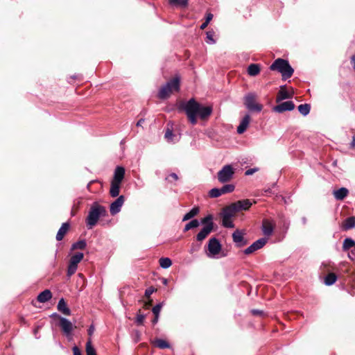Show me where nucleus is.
Returning a JSON list of instances; mask_svg holds the SVG:
<instances>
[{"label":"nucleus","mask_w":355,"mask_h":355,"mask_svg":"<svg viewBox=\"0 0 355 355\" xmlns=\"http://www.w3.org/2000/svg\"><path fill=\"white\" fill-rule=\"evenodd\" d=\"M270 69L277 71L282 74V79L286 80L291 78L294 72L289 62L284 59L278 58L270 65Z\"/></svg>","instance_id":"2"},{"label":"nucleus","mask_w":355,"mask_h":355,"mask_svg":"<svg viewBox=\"0 0 355 355\" xmlns=\"http://www.w3.org/2000/svg\"><path fill=\"white\" fill-rule=\"evenodd\" d=\"M351 146L355 148V137H353V139L351 143Z\"/></svg>","instance_id":"60"},{"label":"nucleus","mask_w":355,"mask_h":355,"mask_svg":"<svg viewBox=\"0 0 355 355\" xmlns=\"http://www.w3.org/2000/svg\"><path fill=\"white\" fill-rule=\"evenodd\" d=\"M86 354L87 355H96V349L92 344V340L89 338L86 343Z\"/></svg>","instance_id":"34"},{"label":"nucleus","mask_w":355,"mask_h":355,"mask_svg":"<svg viewBox=\"0 0 355 355\" xmlns=\"http://www.w3.org/2000/svg\"><path fill=\"white\" fill-rule=\"evenodd\" d=\"M173 137V134L172 130L168 129L165 133V138L168 141H172V137Z\"/></svg>","instance_id":"47"},{"label":"nucleus","mask_w":355,"mask_h":355,"mask_svg":"<svg viewBox=\"0 0 355 355\" xmlns=\"http://www.w3.org/2000/svg\"><path fill=\"white\" fill-rule=\"evenodd\" d=\"M125 168L123 166H118L114 170V177L112 180L113 182L121 183L124 178Z\"/></svg>","instance_id":"15"},{"label":"nucleus","mask_w":355,"mask_h":355,"mask_svg":"<svg viewBox=\"0 0 355 355\" xmlns=\"http://www.w3.org/2000/svg\"><path fill=\"white\" fill-rule=\"evenodd\" d=\"M234 174V169L230 164L225 165L218 172V180L220 183H225L230 181Z\"/></svg>","instance_id":"7"},{"label":"nucleus","mask_w":355,"mask_h":355,"mask_svg":"<svg viewBox=\"0 0 355 355\" xmlns=\"http://www.w3.org/2000/svg\"><path fill=\"white\" fill-rule=\"evenodd\" d=\"M295 108V105L293 101H285L283 102L275 107H274L273 110L276 112L282 113L285 111H291Z\"/></svg>","instance_id":"13"},{"label":"nucleus","mask_w":355,"mask_h":355,"mask_svg":"<svg viewBox=\"0 0 355 355\" xmlns=\"http://www.w3.org/2000/svg\"><path fill=\"white\" fill-rule=\"evenodd\" d=\"M87 244L85 240L78 241L72 244L71 250L80 249L83 250L86 247Z\"/></svg>","instance_id":"40"},{"label":"nucleus","mask_w":355,"mask_h":355,"mask_svg":"<svg viewBox=\"0 0 355 355\" xmlns=\"http://www.w3.org/2000/svg\"><path fill=\"white\" fill-rule=\"evenodd\" d=\"M200 105L193 98H191L183 107L189 121L193 125L197 123L196 116L198 115V112H199Z\"/></svg>","instance_id":"4"},{"label":"nucleus","mask_w":355,"mask_h":355,"mask_svg":"<svg viewBox=\"0 0 355 355\" xmlns=\"http://www.w3.org/2000/svg\"><path fill=\"white\" fill-rule=\"evenodd\" d=\"M172 178L173 180H175V181H177V180H178V175H177L176 173H171V174H170V175H169L166 178V180L170 181V180H169V178Z\"/></svg>","instance_id":"49"},{"label":"nucleus","mask_w":355,"mask_h":355,"mask_svg":"<svg viewBox=\"0 0 355 355\" xmlns=\"http://www.w3.org/2000/svg\"><path fill=\"white\" fill-rule=\"evenodd\" d=\"M260 66L258 64H251L248 66L247 71L249 76H255L260 72Z\"/></svg>","instance_id":"26"},{"label":"nucleus","mask_w":355,"mask_h":355,"mask_svg":"<svg viewBox=\"0 0 355 355\" xmlns=\"http://www.w3.org/2000/svg\"><path fill=\"white\" fill-rule=\"evenodd\" d=\"M208 23L207 22H203L201 26H200V29H205L207 26H208Z\"/></svg>","instance_id":"58"},{"label":"nucleus","mask_w":355,"mask_h":355,"mask_svg":"<svg viewBox=\"0 0 355 355\" xmlns=\"http://www.w3.org/2000/svg\"><path fill=\"white\" fill-rule=\"evenodd\" d=\"M212 18H213V15L211 13L207 14L205 22L209 24L210 22V21L212 19Z\"/></svg>","instance_id":"52"},{"label":"nucleus","mask_w":355,"mask_h":355,"mask_svg":"<svg viewBox=\"0 0 355 355\" xmlns=\"http://www.w3.org/2000/svg\"><path fill=\"white\" fill-rule=\"evenodd\" d=\"M144 122V119H139L137 123V126H141L142 125V123Z\"/></svg>","instance_id":"57"},{"label":"nucleus","mask_w":355,"mask_h":355,"mask_svg":"<svg viewBox=\"0 0 355 355\" xmlns=\"http://www.w3.org/2000/svg\"><path fill=\"white\" fill-rule=\"evenodd\" d=\"M256 98L257 95L254 93H248L244 98V104L250 111L260 112L263 106L256 103Z\"/></svg>","instance_id":"6"},{"label":"nucleus","mask_w":355,"mask_h":355,"mask_svg":"<svg viewBox=\"0 0 355 355\" xmlns=\"http://www.w3.org/2000/svg\"><path fill=\"white\" fill-rule=\"evenodd\" d=\"M144 319H145V315L144 314H137V318H136V323L138 325H141L143 324Z\"/></svg>","instance_id":"45"},{"label":"nucleus","mask_w":355,"mask_h":355,"mask_svg":"<svg viewBox=\"0 0 355 355\" xmlns=\"http://www.w3.org/2000/svg\"><path fill=\"white\" fill-rule=\"evenodd\" d=\"M106 214L107 211L103 206L99 205L97 203L93 204L86 218V223L88 228L92 229L96 225L98 219L101 217L106 216Z\"/></svg>","instance_id":"1"},{"label":"nucleus","mask_w":355,"mask_h":355,"mask_svg":"<svg viewBox=\"0 0 355 355\" xmlns=\"http://www.w3.org/2000/svg\"><path fill=\"white\" fill-rule=\"evenodd\" d=\"M244 233L242 231L236 230L232 234L233 241L238 248H241L247 244V241L243 237Z\"/></svg>","instance_id":"12"},{"label":"nucleus","mask_w":355,"mask_h":355,"mask_svg":"<svg viewBox=\"0 0 355 355\" xmlns=\"http://www.w3.org/2000/svg\"><path fill=\"white\" fill-rule=\"evenodd\" d=\"M211 112L212 109L211 107H202L200 105L199 112H198V115H199V116L201 119H205L211 114Z\"/></svg>","instance_id":"24"},{"label":"nucleus","mask_w":355,"mask_h":355,"mask_svg":"<svg viewBox=\"0 0 355 355\" xmlns=\"http://www.w3.org/2000/svg\"><path fill=\"white\" fill-rule=\"evenodd\" d=\"M349 258L352 260L355 259V250H351L350 253L348 255Z\"/></svg>","instance_id":"53"},{"label":"nucleus","mask_w":355,"mask_h":355,"mask_svg":"<svg viewBox=\"0 0 355 355\" xmlns=\"http://www.w3.org/2000/svg\"><path fill=\"white\" fill-rule=\"evenodd\" d=\"M352 62L353 64V67L355 70V55H354L352 57Z\"/></svg>","instance_id":"59"},{"label":"nucleus","mask_w":355,"mask_h":355,"mask_svg":"<svg viewBox=\"0 0 355 355\" xmlns=\"http://www.w3.org/2000/svg\"><path fill=\"white\" fill-rule=\"evenodd\" d=\"M58 325L60 327L62 333L67 338H71L73 329L76 326L68 319L65 318H60Z\"/></svg>","instance_id":"8"},{"label":"nucleus","mask_w":355,"mask_h":355,"mask_svg":"<svg viewBox=\"0 0 355 355\" xmlns=\"http://www.w3.org/2000/svg\"><path fill=\"white\" fill-rule=\"evenodd\" d=\"M262 230L264 235L269 236L273 232V227L270 222L264 221L263 223Z\"/></svg>","instance_id":"28"},{"label":"nucleus","mask_w":355,"mask_h":355,"mask_svg":"<svg viewBox=\"0 0 355 355\" xmlns=\"http://www.w3.org/2000/svg\"><path fill=\"white\" fill-rule=\"evenodd\" d=\"M267 242V239L265 238H261L254 242L252 245H250L248 248H247L244 250V253L245 254H250L254 252L261 249L263 248Z\"/></svg>","instance_id":"10"},{"label":"nucleus","mask_w":355,"mask_h":355,"mask_svg":"<svg viewBox=\"0 0 355 355\" xmlns=\"http://www.w3.org/2000/svg\"><path fill=\"white\" fill-rule=\"evenodd\" d=\"M80 203V200L78 201V205Z\"/></svg>","instance_id":"63"},{"label":"nucleus","mask_w":355,"mask_h":355,"mask_svg":"<svg viewBox=\"0 0 355 355\" xmlns=\"http://www.w3.org/2000/svg\"><path fill=\"white\" fill-rule=\"evenodd\" d=\"M298 111L302 114L303 116H306L310 112L311 107L309 104H301L297 107Z\"/></svg>","instance_id":"31"},{"label":"nucleus","mask_w":355,"mask_h":355,"mask_svg":"<svg viewBox=\"0 0 355 355\" xmlns=\"http://www.w3.org/2000/svg\"><path fill=\"white\" fill-rule=\"evenodd\" d=\"M94 329H94V325H92H92H90V327H89V329H88V334H89V336H92V335L94 334Z\"/></svg>","instance_id":"54"},{"label":"nucleus","mask_w":355,"mask_h":355,"mask_svg":"<svg viewBox=\"0 0 355 355\" xmlns=\"http://www.w3.org/2000/svg\"><path fill=\"white\" fill-rule=\"evenodd\" d=\"M222 195L220 188H213L209 191V196L210 198H218Z\"/></svg>","instance_id":"42"},{"label":"nucleus","mask_w":355,"mask_h":355,"mask_svg":"<svg viewBox=\"0 0 355 355\" xmlns=\"http://www.w3.org/2000/svg\"><path fill=\"white\" fill-rule=\"evenodd\" d=\"M155 291V289L153 287L148 288L145 291V295L146 297H150V296Z\"/></svg>","instance_id":"46"},{"label":"nucleus","mask_w":355,"mask_h":355,"mask_svg":"<svg viewBox=\"0 0 355 355\" xmlns=\"http://www.w3.org/2000/svg\"><path fill=\"white\" fill-rule=\"evenodd\" d=\"M51 318H56L60 321V318H62V316L59 315L58 313H54L51 315Z\"/></svg>","instance_id":"55"},{"label":"nucleus","mask_w":355,"mask_h":355,"mask_svg":"<svg viewBox=\"0 0 355 355\" xmlns=\"http://www.w3.org/2000/svg\"><path fill=\"white\" fill-rule=\"evenodd\" d=\"M292 97V94L289 93L286 89L285 85H282L280 87V90L279 91L277 96V102L282 101L285 99H288Z\"/></svg>","instance_id":"19"},{"label":"nucleus","mask_w":355,"mask_h":355,"mask_svg":"<svg viewBox=\"0 0 355 355\" xmlns=\"http://www.w3.org/2000/svg\"><path fill=\"white\" fill-rule=\"evenodd\" d=\"M215 33L214 31H209L206 33V42L209 44H214L216 43L215 40L214 39Z\"/></svg>","instance_id":"37"},{"label":"nucleus","mask_w":355,"mask_h":355,"mask_svg":"<svg viewBox=\"0 0 355 355\" xmlns=\"http://www.w3.org/2000/svg\"><path fill=\"white\" fill-rule=\"evenodd\" d=\"M354 246H355V241L353 239L350 238H346L344 240L343 245V250H347Z\"/></svg>","instance_id":"35"},{"label":"nucleus","mask_w":355,"mask_h":355,"mask_svg":"<svg viewBox=\"0 0 355 355\" xmlns=\"http://www.w3.org/2000/svg\"><path fill=\"white\" fill-rule=\"evenodd\" d=\"M208 252L207 256L209 257L214 258L219 254L221 250V244L219 241L216 238H211L209 239L208 245Z\"/></svg>","instance_id":"9"},{"label":"nucleus","mask_w":355,"mask_h":355,"mask_svg":"<svg viewBox=\"0 0 355 355\" xmlns=\"http://www.w3.org/2000/svg\"><path fill=\"white\" fill-rule=\"evenodd\" d=\"M71 214H72V216H73V215H74V213H73V211H71Z\"/></svg>","instance_id":"64"},{"label":"nucleus","mask_w":355,"mask_h":355,"mask_svg":"<svg viewBox=\"0 0 355 355\" xmlns=\"http://www.w3.org/2000/svg\"><path fill=\"white\" fill-rule=\"evenodd\" d=\"M222 217V225L227 228H233L234 225L232 220V219L229 218H226L225 216Z\"/></svg>","instance_id":"38"},{"label":"nucleus","mask_w":355,"mask_h":355,"mask_svg":"<svg viewBox=\"0 0 355 355\" xmlns=\"http://www.w3.org/2000/svg\"><path fill=\"white\" fill-rule=\"evenodd\" d=\"M158 320H159V315H155V318H154V319L152 320V323H153V324H157V322H158Z\"/></svg>","instance_id":"56"},{"label":"nucleus","mask_w":355,"mask_h":355,"mask_svg":"<svg viewBox=\"0 0 355 355\" xmlns=\"http://www.w3.org/2000/svg\"><path fill=\"white\" fill-rule=\"evenodd\" d=\"M348 193V189L345 187L340 188L339 189L335 190L333 192L334 196L337 200H343L345 198L347 197Z\"/></svg>","instance_id":"20"},{"label":"nucleus","mask_w":355,"mask_h":355,"mask_svg":"<svg viewBox=\"0 0 355 355\" xmlns=\"http://www.w3.org/2000/svg\"><path fill=\"white\" fill-rule=\"evenodd\" d=\"M302 223L305 225L306 223V218L305 217H303L302 218Z\"/></svg>","instance_id":"61"},{"label":"nucleus","mask_w":355,"mask_h":355,"mask_svg":"<svg viewBox=\"0 0 355 355\" xmlns=\"http://www.w3.org/2000/svg\"><path fill=\"white\" fill-rule=\"evenodd\" d=\"M58 310L66 315H71V310L68 308L67 303L63 298H61L58 303Z\"/></svg>","instance_id":"21"},{"label":"nucleus","mask_w":355,"mask_h":355,"mask_svg":"<svg viewBox=\"0 0 355 355\" xmlns=\"http://www.w3.org/2000/svg\"><path fill=\"white\" fill-rule=\"evenodd\" d=\"M212 230L213 229L211 224L209 225H205L196 235V240L198 241H203L211 232Z\"/></svg>","instance_id":"17"},{"label":"nucleus","mask_w":355,"mask_h":355,"mask_svg":"<svg viewBox=\"0 0 355 355\" xmlns=\"http://www.w3.org/2000/svg\"><path fill=\"white\" fill-rule=\"evenodd\" d=\"M251 313L254 315H263V311H260V310H258V309H252L251 311Z\"/></svg>","instance_id":"51"},{"label":"nucleus","mask_w":355,"mask_h":355,"mask_svg":"<svg viewBox=\"0 0 355 355\" xmlns=\"http://www.w3.org/2000/svg\"><path fill=\"white\" fill-rule=\"evenodd\" d=\"M168 2L172 6H179L186 7L188 4V0H168Z\"/></svg>","instance_id":"41"},{"label":"nucleus","mask_w":355,"mask_h":355,"mask_svg":"<svg viewBox=\"0 0 355 355\" xmlns=\"http://www.w3.org/2000/svg\"><path fill=\"white\" fill-rule=\"evenodd\" d=\"M162 307V303L156 304L152 309L153 314L156 315H159V312L161 311Z\"/></svg>","instance_id":"44"},{"label":"nucleus","mask_w":355,"mask_h":355,"mask_svg":"<svg viewBox=\"0 0 355 355\" xmlns=\"http://www.w3.org/2000/svg\"><path fill=\"white\" fill-rule=\"evenodd\" d=\"M159 265L162 268H168L172 265L171 260L168 257H162L159 259Z\"/></svg>","instance_id":"33"},{"label":"nucleus","mask_w":355,"mask_h":355,"mask_svg":"<svg viewBox=\"0 0 355 355\" xmlns=\"http://www.w3.org/2000/svg\"><path fill=\"white\" fill-rule=\"evenodd\" d=\"M52 297V294L50 290L46 289L41 292L37 296L38 302L44 303L48 302Z\"/></svg>","instance_id":"23"},{"label":"nucleus","mask_w":355,"mask_h":355,"mask_svg":"<svg viewBox=\"0 0 355 355\" xmlns=\"http://www.w3.org/2000/svg\"><path fill=\"white\" fill-rule=\"evenodd\" d=\"M124 203V197L123 196H119L112 203H111L110 207V211L112 215H115L118 214Z\"/></svg>","instance_id":"11"},{"label":"nucleus","mask_w":355,"mask_h":355,"mask_svg":"<svg viewBox=\"0 0 355 355\" xmlns=\"http://www.w3.org/2000/svg\"><path fill=\"white\" fill-rule=\"evenodd\" d=\"M237 212L238 211L234 204L232 203L229 206H227L223 209L220 215L221 216H225L226 218L232 219V218L234 217Z\"/></svg>","instance_id":"16"},{"label":"nucleus","mask_w":355,"mask_h":355,"mask_svg":"<svg viewBox=\"0 0 355 355\" xmlns=\"http://www.w3.org/2000/svg\"><path fill=\"white\" fill-rule=\"evenodd\" d=\"M233 204L238 212L242 210H248L252 205V202L248 199L238 200Z\"/></svg>","instance_id":"14"},{"label":"nucleus","mask_w":355,"mask_h":355,"mask_svg":"<svg viewBox=\"0 0 355 355\" xmlns=\"http://www.w3.org/2000/svg\"><path fill=\"white\" fill-rule=\"evenodd\" d=\"M213 217L211 215H207L206 217L202 219L201 223L205 225H209L210 224L212 226V229H214V223L212 221Z\"/></svg>","instance_id":"43"},{"label":"nucleus","mask_w":355,"mask_h":355,"mask_svg":"<svg viewBox=\"0 0 355 355\" xmlns=\"http://www.w3.org/2000/svg\"><path fill=\"white\" fill-rule=\"evenodd\" d=\"M180 89V78L175 77L171 80L168 81L164 86H162L158 93V96L161 99H166L174 91Z\"/></svg>","instance_id":"3"},{"label":"nucleus","mask_w":355,"mask_h":355,"mask_svg":"<svg viewBox=\"0 0 355 355\" xmlns=\"http://www.w3.org/2000/svg\"><path fill=\"white\" fill-rule=\"evenodd\" d=\"M198 213H199V208L197 207H195L192 208L188 213H187L184 216L182 220L183 221L188 220L193 218L194 216H196Z\"/></svg>","instance_id":"29"},{"label":"nucleus","mask_w":355,"mask_h":355,"mask_svg":"<svg viewBox=\"0 0 355 355\" xmlns=\"http://www.w3.org/2000/svg\"><path fill=\"white\" fill-rule=\"evenodd\" d=\"M258 171H259L258 168H250V169H248L247 171H245V175H252V174H254L255 172H257Z\"/></svg>","instance_id":"48"},{"label":"nucleus","mask_w":355,"mask_h":355,"mask_svg":"<svg viewBox=\"0 0 355 355\" xmlns=\"http://www.w3.org/2000/svg\"><path fill=\"white\" fill-rule=\"evenodd\" d=\"M199 224V221L197 219H193L185 225L184 232H187L192 228L197 227H198Z\"/></svg>","instance_id":"36"},{"label":"nucleus","mask_w":355,"mask_h":355,"mask_svg":"<svg viewBox=\"0 0 355 355\" xmlns=\"http://www.w3.org/2000/svg\"><path fill=\"white\" fill-rule=\"evenodd\" d=\"M337 280V276L336 274L331 272L328 274L324 278V284L327 286H331L334 284Z\"/></svg>","instance_id":"30"},{"label":"nucleus","mask_w":355,"mask_h":355,"mask_svg":"<svg viewBox=\"0 0 355 355\" xmlns=\"http://www.w3.org/2000/svg\"><path fill=\"white\" fill-rule=\"evenodd\" d=\"M163 283H164V284H167V280H166V279H164V281H163Z\"/></svg>","instance_id":"62"},{"label":"nucleus","mask_w":355,"mask_h":355,"mask_svg":"<svg viewBox=\"0 0 355 355\" xmlns=\"http://www.w3.org/2000/svg\"><path fill=\"white\" fill-rule=\"evenodd\" d=\"M72 349L73 355H82L81 352L77 346H74Z\"/></svg>","instance_id":"50"},{"label":"nucleus","mask_w":355,"mask_h":355,"mask_svg":"<svg viewBox=\"0 0 355 355\" xmlns=\"http://www.w3.org/2000/svg\"><path fill=\"white\" fill-rule=\"evenodd\" d=\"M250 121V116L245 114L240 122V124L237 127V132L239 134H243L248 128Z\"/></svg>","instance_id":"18"},{"label":"nucleus","mask_w":355,"mask_h":355,"mask_svg":"<svg viewBox=\"0 0 355 355\" xmlns=\"http://www.w3.org/2000/svg\"><path fill=\"white\" fill-rule=\"evenodd\" d=\"M234 189L235 187L234 184H225L220 188L222 195L225 193H232V191H234Z\"/></svg>","instance_id":"39"},{"label":"nucleus","mask_w":355,"mask_h":355,"mask_svg":"<svg viewBox=\"0 0 355 355\" xmlns=\"http://www.w3.org/2000/svg\"><path fill=\"white\" fill-rule=\"evenodd\" d=\"M153 344L160 349H166L170 347L169 344L166 340L159 338L155 340Z\"/></svg>","instance_id":"32"},{"label":"nucleus","mask_w":355,"mask_h":355,"mask_svg":"<svg viewBox=\"0 0 355 355\" xmlns=\"http://www.w3.org/2000/svg\"><path fill=\"white\" fill-rule=\"evenodd\" d=\"M69 228V224L68 223H64L61 225L60 228L59 229L57 234H56V240L57 241H61L67 234V231Z\"/></svg>","instance_id":"22"},{"label":"nucleus","mask_w":355,"mask_h":355,"mask_svg":"<svg viewBox=\"0 0 355 355\" xmlns=\"http://www.w3.org/2000/svg\"><path fill=\"white\" fill-rule=\"evenodd\" d=\"M83 257L84 254L83 252H77L70 258L67 271V275L69 278L75 274L78 265L83 259Z\"/></svg>","instance_id":"5"},{"label":"nucleus","mask_w":355,"mask_h":355,"mask_svg":"<svg viewBox=\"0 0 355 355\" xmlns=\"http://www.w3.org/2000/svg\"><path fill=\"white\" fill-rule=\"evenodd\" d=\"M354 227H355V217L351 216L346 218L343 224V229L348 230Z\"/></svg>","instance_id":"27"},{"label":"nucleus","mask_w":355,"mask_h":355,"mask_svg":"<svg viewBox=\"0 0 355 355\" xmlns=\"http://www.w3.org/2000/svg\"><path fill=\"white\" fill-rule=\"evenodd\" d=\"M121 183L111 182L110 194L112 197L119 196L120 192Z\"/></svg>","instance_id":"25"}]
</instances>
